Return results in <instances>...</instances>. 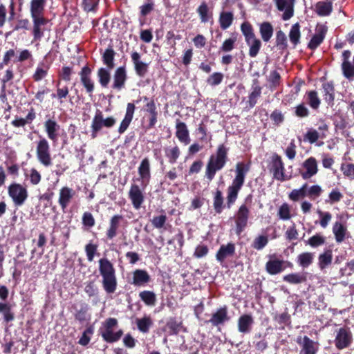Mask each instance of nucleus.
I'll list each match as a JSON object with an SVG mask.
<instances>
[{
  "mask_svg": "<svg viewBox=\"0 0 354 354\" xmlns=\"http://www.w3.org/2000/svg\"><path fill=\"white\" fill-rule=\"evenodd\" d=\"M333 232L337 243H342L346 236L347 229L340 222H335L333 226Z\"/></svg>",
  "mask_w": 354,
  "mask_h": 354,
  "instance_id": "obj_26",
  "label": "nucleus"
},
{
  "mask_svg": "<svg viewBox=\"0 0 354 354\" xmlns=\"http://www.w3.org/2000/svg\"><path fill=\"white\" fill-rule=\"evenodd\" d=\"M241 30L245 37V40L256 37L253 32L251 24L247 21L243 22L241 26Z\"/></svg>",
  "mask_w": 354,
  "mask_h": 354,
  "instance_id": "obj_52",
  "label": "nucleus"
},
{
  "mask_svg": "<svg viewBox=\"0 0 354 354\" xmlns=\"http://www.w3.org/2000/svg\"><path fill=\"white\" fill-rule=\"evenodd\" d=\"M342 69L344 76L349 80L354 79V56L353 63L350 61L343 62L342 64Z\"/></svg>",
  "mask_w": 354,
  "mask_h": 354,
  "instance_id": "obj_33",
  "label": "nucleus"
},
{
  "mask_svg": "<svg viewBox=\"0 0 354 354\" xmlns=\"http://www.w3.org/2000/svg\"><path fill=\"white\" fill-rule=\"evenodd\" d=\"M324 237L319 234H315L308 241V243L312 247H317L322 245L324 243Z\"/></svg>",
  "mask_w": 354,
  "mask_h": 354,
  "instance_id": "obj_62",
  "label": "nucleus"
},
{
  "mask_svg": "<svg viewBox=\"0 0 354 354\" xmlns=\"http://www.w3.org/2000/svg\"><path fill=\"white\" fill-rule=\"evenodd\" d=\"M197 12L202 22L206 23L209 20V9L206 3L203 2L199 6L197 9Z\"/></svg>",
  "mask_w": 354,
  "mask_h": 354,
  "instance_id": "obj_54",
  "label": "nucleus"
},
{
  "mask_svg": "<svg viewBox=\"0 0 354 354\" xmlns=\"http://www.w3.org/2000/svg\"><path fill=\"white\" fill-rule=\"evenodd\" d=\"M45 0H32L30 2V13L32 19H45L43 17Z\"/></svg>",
  "mask_w": 354,
  "mask_h": 354,
  "instance_id": "obj_19",
  "label": "nucleus"
},
{
  "mask_svg": "<svg viewBox=\"0 0 354 354\" xmlns=\"http://www.w3.org/2000/svg\"><path fill=\"white\" fill-rule=\"evenodd\" d=\"M248 168L243 162H238L236 165V176L232 185L227 189V205L230 207L233 204L238 196L239 191L244 183L245 176Z\"/></svg>",
  "mask_w": 354,
  "mask_h": 354,
  "instance_id": "obj_3",
  "label": "nucleus"
},
{
  "mask_svg": "<svg viewBox=\"0 0 354 354\" xmlns=\"http://www.w3.org/2000/svg\"><path fill=\"white\" fill-rule=\"evenodd\" d=\"M176 136L177 138L184 145H188L190 142V138L189 136V131L186 124L184 122H178L176 123Z\"/></svg>",
  "mask_w": 354,
  "mask_h": 354,
  "instance_id": "obj_21",
  "label": "nucleus"
},
{
  "mask_svg": "<svg viewBox=\"0 0 354 354\" xmlns=\"http://www.w3.org/2000/svg\"><path fill=\"white\" fill-rule=\"evenodd\" d=\"M333 10L331 1H319L315 6V12L321 17L329 15Z\"/></svg>",
  "mask_w": 354,
  "mask_h": 354,
  "instance_id": "obj_25",
  "label": "nucleus"
},
{
  "mask_svg": "<svg viewBox=\"0 0 354 354\" xmlns=\"http://www.w3.org/2000/svg\"><path fill=\"white\" fill-rule=\"evenodd\" d=\"M227 159V149L223 145L218 146L215 154L209 157L205 169V176L212 180L216 171L221 170L225 165Z\"/></svg>",
  "mask_w": 354,
  "mask_h": 354,
  "instance_id": "obj_1",
  "label": "nucleus"
},
{
  "mask_svg": "<svg viewBox=\"0 0 354 354\" xmlns=\"http://www.w3.org/2000/svg\"><path fill=\"white\" fill-rule=\"evenodd\" d=\"M135 111V105L133 103H128L127 106L126 114L124 118L122 121L118 131L120 133H124L129 126Z\"/></svg>",
  "mask_w": 354,
  "mask_h": 354,
  "instance_id": "obj_20",
  "label": "nucleus"
},
{
  "mask_svg": "<svg viewBox=\"0 0 354 354\" xmlns=\"http://www.w3.org/2000/svg\"><path fill=\"white\" fill-rule=\"evenodd\" d=\"M126 81V72L123 67L118 68L114 75L113 87L120 89L123 87Z\"/></svg>",
  "mask_w": 354,
  "mask_h": 354,
  "instance_id": "obj_28",
  "label": "nucleus"
},
{
  "mask_svg": "<svg viewBox=\"0 0 354 354\" xmlns=\"http://www.w3.org/2000/svg\"><path fill=\"white\" fill-rule=\"evenodd\" d=\"M36 155L39 162L45 167H49L52 165V158L50 151V145L48 140L41 138L36 147Z\"/></svg>",
  "mask_w": 354,
  "mask_h": 354,
  "instance_id": "obj_5",
  "label": "nucleus"
},
{
  "mask_svg": "<svg viewBox=\"0 0 354 354\" xmlns=\"http://www.w3.org/2000/svg\"><path fill=\"white\" fill-rule=\"evenodd\" d=\"M114 51L112 48H108L105 50L103 54L104 63L110 68H113L114 66L113 64Z\"/></svg>",
  "mask_w": 354,
  "mask_h": 354,
  "instance_id": "obj_51",
  "label": "nucleus"
},
{
  "mask_svg": "<svg viewBox=\"0 0 354 354\" xmlns=\"http://www.w3.org/2000/svg\"><path fill=\"white\" fill-rule=\"evenodd\" d=\"M93 333V329L92 327H88L87 329H86L81 338L79 340V344L82 346H86L91 339V336Z\"/></svg>",
  "mask_w": 354,
  "mask_h": 354,
  "instance_id": "obj_60",
  "label": "nucleus"
},
{
  "mask_svg": "<svg viewBox=\"0 0 354 354\" xmlns=\"http://www.w3.org/2000/svg\"><path fill=\"white\" fill-rule=\"evenodd\" d=\"M277 10L283 12L282 19L289 20L294 15L295 0H273Z\"/></svg>",
  "mask_w": 354,
  "mask_h": 354,
  "instance_id": "obj_8",
  "label": "nucleus"
},
{
  "mask_svg": "<svg viewBox=\"0 0 354 354\" xmlns=\"http://www.w3.org/2000/svg\"><path fill=\"white\" fill-rule=\"evenodd\" d=\"M235 252V245L232 243H229L226 245H222L216 253V258L220 261L223 262L225 259L232 257Z\"/></svg>",
  "mask_w": 354,
  "mask_h": 354,
  "instance_id": "obj_18",
  "label": "nucleus"
},
{
  "mask_svg": "<svg viewBox=\"0 0 354 354\" xmlns=\"http://www.w3.org/2000/svg\"><path fill=\"white\" fill-rule=\"evenodd\" d=\"M0 313L3 316L4 321L6 322L14 320L15 315L11 310V306L7 303H0Z\"/></svg>",
  "mask_w": 354,
  "mask_h": 354,
  "instance_id": "obj_40",
  "label": "nucleus"
},
{
  "mask_svg": "<svg viewBox=\"0 0 354 354\" xmlns=\"http://www.w3.org/2000/svg\"><path fill=\"white\" fill-rule=\"evenodd\" d=\"M286 262L276 258H271L266 265V271L270 274H277L285 269Z\"/></svg>",
  "mask_w": 354,
  "mask_h": 354,
  "instance_id": "obj_16",
  "label": "nucleus"
},
{
  "mask_svg": "<svg viewBox=\"0 0 354 354\" xmlns=\"http://www.w3.org/2000/svg\"><path fill=\"white\" fill-rule=\"evenodd\" d=\"M272 171L274 178L284 181L288 179L284 174V166L281 158L277 154H274L272 158Z\"/></svg>",
  "mask_w": 354,
  "mask_h": 354,
  "instance_id": "obj_10",
  "label": "nucleus"
},
{
  "mask_svg": "<svg viewBox=\"0 0 354 354\" xmlns=\"http://www.w3.org/2000/svg\"><path fill=\"white\" fill-rule=\"evenodd\" d=\"M322 192V187L318 185H315L309 187L306 191V195L310 198H317L321 195Z\"/></svg>",
  "mask_w": 354,
  "mask_h": 354,
  "instance_id": "obj_63",
  "label": "nucleus"
},
{
  "mask_svg": "<svg viewBox=\"0 0 354 354\" xmlns=\"http://www.w3.org/2000/svg\"><path fill=\"white\" fill-rule=\"evenodd\" d=\"M318 162L315 158L309 157L305 160L299 169V174L303 179L307 180L318 173Z\"/></svg>",
  "mask_w": 354,
  "mask_h": 354,
  "instance_id": "obj_7",
  "label": "nucleus"
},
{
  "mask_svg": "<svg viewBox=\"0 0 354 354\" xmlns=\"http://www.w3.org/2000/svg\"><path fill=\"white\" fill-rule=\"evenodd\" d=\"M121 218V216L119 215H115L111 218L110 221V226L106 233L109 239H111L116 235L119 221Z\"/></svg>",
  "mask_w": 354,
  "mask_h": 354,
  "instance_id": "obj_38",
  "label": "nucleus"
},
{
  "mask_svg": "<svg viewBox=\"0 0 354 354\" xmlns=\"http://www.w3.org/2000/svg\"><path fill=\"white\" fill-rule=\"evenodd\" d=\"M308 185L305 183L303 186L299 189H293L288 195L289 198L292 201H297L301 198L306 196V189Z\"/></svg>",
  "mask_w": 354,
  "mask_h": 354,
  "instance_id": "obj_41",
  "label": "nucleus"
},
{
  "mask_svg": "<svg viewBox=\"0 0 354 354\" xmlns=\"http://www.w3.org/2000/svg\"><path fill=\"white\" fill-rule=\"evenodd\" d=\"M180 149L178 146L168 147L165 149V155L168 158L169 162L174 163L180 156Z\"/></svg>",
  "mask_w": 354,
  "mask_h": 354,
  "instance_id": "obj_46",
  "label": "nucleus"
},
{
  "mask_svg": "<svg viewBox=\"0 0 354 354\" xmlns=\"http://www.w3.org/2000/svg\"><path fill=\"white\" fill-rule=\"evenodd\" d=\"M44 127L48 138L53 142H57L60 129L57 122L52 119H48L44 122Z\"/></svg>",
  "mask_w": 354,
  "mask_h": 354,
  "instance_id": "obj_14",
  "label": "nucleus"
},
{
  "mask_svg": "<svg viewBox=\"0 0 354 354\" xmlns=\"http://www.w3.org/2000/svg\"><path fill=\"white\" fill-rule=\"evenodd\" d=\"M33 20V35L35 39H40L43 35L41 27L46 24L45 19H32Z\"/></svg>",
  "mask_w": 354,
  "mask_h": 354,
  "instance_id": "obj_39",
  "label": "nucleus"
},
{
  "mask_svg": "<svg viewBox=\"0 0 354 354\" xmlns=\"http://www.w3.org/2000/svg\"><path fill=\"white\" fill-rule=\"evenodd\" d=\"M322 87L325 101L328 104H332L335 98L334 86L333 84L330 82H326L323 84Z\"/></svg>",
  "mask_w": 354,
  "mask_h": 354,
  "instance_id": "obj_32",
  "label": "nucleus"
},
{
  "mask_svg": "<svg viewBox=\"0 0 354 354\" xmlns=\"http://www.w3.org/2000/svg\"><path fill=\"white\" fill-rule=\"evenodd\" d=\"M115 122L116 120L113 117L111 116L106 118H104L102 113L100 111H97L92 120V138H95L97 136V133L102 129L103 127L110 128L113 127Z\"/></svg>",
  "mask_w": 354,
  "mask_h": 354,
  "instance_id": "obj_4",
  "label": "nucleus"
},
{
  "mask_svg": "<svg viewBox=\"0 0 354 354\" xmlns=\"http://www.w3.org/2000/svg\"><path fill=\"white\" fill-rule=\"evenodd\" d=\"M352 340V334L348 329L341 328L337 331L335 344L338 349H343L349 346Z\"/></svg>",
  "mask_w": 354,
  "mask_h": 354,
  "instance_id": "obj_9",
  "label": "nucleus"
},
{
  "mask_svg": "<svg viewBox=\"0 0 354 354\" xmlns=\"http://www.w3.org/2000/svg\"><path fill=\"white\" fill-rule=\"evenodd\" d=\"M8 194L17 206L22 205L28 198L26 187L20 184H12L8 187Z\"/></svg>",
  "mask_w": 354,
  "mask_h": 354,
  "instance_id": "obj_6",
  "label": "nucleus"
},
{
  "mask_svg": "<svg viewBox=\"0 0 354 354\" xmlns=\"http://www.w3.org/2000/svg\"><path fill=\"white\" fill-rule=\"evenodd\" d=\"M214 208L216 213L220 214L223 209V198L222 192L216 190L214 198Z\"/></svg>",
  "mask_w": 354,
  "mask_h": 354,
  "instance_id": "obj_50",
  "label": "nucleus"
},
{
  "mask_svg": "<svg viewBox=\"0 0 354 354\" xmlns=\"http://www.w3.org/2000/svg\"><path fill=\"white\" fill-rule=\"evenodd\" d=\"M138 172L143 181L148 180L149 179L150 165L147 158H145L142 160L141 164L138 168Z\"/></svg>",
  "mask_w": 354,
  "mask_h": 354,
  "instance_id": "obj_36",
  "label": "nucleus"
},
{
  "mask_svg": "<svg viewBox=\"0 0 354 354\" xmlns=\"http://www.w3.org/2000/svg\"><path fill=\"white\" fill-rule=\"evenodd\" d=\"M140 57L138 53L134 52L131 54V59L135 66L136 73L142 77L147 71V64L140 59Z\"/></svg>",
  "mask_w": 354,
  "mask_h": 354,
  "instance_id": "obj_24",
  "label": "nucleus"
},
{
  "mask_svg": "<svg viewBox=\"0 0 354 354\" xmlns=\"http://www.w3.org/2000/svg\"><path fill=\"white\" fill-rule=\"evenodd\" d=\"M236 41V37H233L229 39H225L222 46H221V50L223 52H230L234 48V44Z\"/></svg>",
  "mask_w": 354,
  "mask_h": 354,
  "instance_id": "obj_58",
  "label": "nucleus"
},
{
  "mask_svg": "<svg viewBox=\"0 0 354 354\" xmlns=\"http://www.w3.org/2000/svg\"><path fill=\"white\" fill-rule=\"evenodd\" d=\"M260 34L264 41H268L273 34L272 25L269 22H263L261 24L260 26Z\"/></svg>",
  "mask_w": 354,
  "mask_h": 354,
  "instance_id": "obj_34",
  "label": "nucleus"
},
{
  "mask_svg": "<svg viewBox=\"0 0 354 354\" xmlns=\"http://www.w3.org/2000/svg\"><path fill=\"white\" fill-rule=\"evenodd\" d=\"M150 277L149 274L143 270H136L133 272V283L136 286H142L149 282Z\"/></svg>",
  "mask_w": 354,
  "mask_h": 354,
  "instance_id": "obj_27",
  "label": "nucleus"
},
{
  "mask_svg": "<svg viewBox=\"0 0 354 354\" xmlns=\"http://www.w3.org/2000/svg\"><path fill=\"white\" fill-rule=\"evenodd\" d=\"M90 74L91 69L88 66H84L80 73L81 82L88 93H91L94 89L93 83L90 79Z\"/></svg>",
  "mask_w": 354,
  "mask_h": 354,
  "instance_id": "obj_23",
  "label": "nucleus"
},
{
  "mask_svg": "<svg viewBox=\"0 0 354 354\" xmlns=\"http://www.w3.org/2000/svg\"><path fill=\"white\" fill-rule=\"evenodd\" d=\"M254 322L253 318L250 315H243L238 320V330L243 333H248L251 330Z\"/></svg>",
  "mask_w": 354,
  "mask_h": 354,
  "instance_id": "obj_22",
  "label": "nucleus"
},
{
  "mask_svg": "<svg viewBox=\"0 0 354 354\" xmlns=\"http://www.w3.org/2000/svg\"><path fill=\"white\" fill-rule=\"evenodd\" d=\"M129 197L136 209H139L144 202V195L139 186L132 185L129 192Z\"/></svg>",
  "mask_w": 354,
  "mask_h": 354,
  "instance_id": "obj_13",
  "label": "nucleus"
},
{
  "mask_svg": "<svg viewBox=\"0 0 354 354\" xmlns=\"http://www.w3.org/2000/svg\"><path fill=\"white\" fill-rule=\"evenodd\" d=\"M153 324L152 319L149 317H144L136 319V324L138 329L142 333H147Z\"/></svg>",
  "mask_w": 354,
  "mask_h": 354,
  "instance_id": "obj_44",
  "label": "nucleus"
},
{
  "mask_svg": "<svg viewBox=\"0 0 354 354\" xmlns=\"http://www.w3.org/2000/svg\"><path fill=\"white\" fill-rule=\"evenodd\" d=\"M317 214L320 218L319 224L321 227L326 228L331 221V214L328 212H322L319 209L317 210Z\"/></svg>",
  "mask_w": 354,
  "mask_h": 354,
  "instance_id": "obj_55",
  "label": "nucleus"
},
{
  "mask_svg": "<svg viewBox=\"0 0 354 354\" xmlns=\"http://www.w3.org/2000/svg\"><path fill=\"white\" fill-rule=\"evenodd\" d=\"M223 78V75L221 73H214L207 78V82L211 86H216L222 82Z\"/></svg>",
  "mask_w": 354,
  "mask_h": 354,
  "instance_id": "obj_61",
  "label": "nucleus"
},
{
  "mask_svg": "<svg viewBox=\"0 0 354 354\" xmlns=\"http://www.w3.org/2000/svg\"><path fill=\"white\" fill-rule=\"evenodd\" d=\"M249 209L245 205H242L236 215V233L241 234L247 225L248 219Z\"/></svg>",
  "mask_w": 354,
  "mask_h": 354,
  "instance_id": "obj_12",
  "label": "nucleus"
},
{
  "mask_svg": "<svg viewBox=\"0 0 354 354\" xmlns=\"http://www.w3.org/2000/svg\"><path fill=\"white\" fill-rule=\"evenodd\" d=\"M308 103L310 106L313 109L319 108L321 101L318 97V94L315 91H310L307 93Z\"/></svg>",
  "mask_w": 354,
  "mask_h": 354,
  "instance_id": "obj_47",
  "label": "nucleus"
},
{
  "mask_svg": "<svg viewBox=\"0 0 354 354\" xmlns=\"http://www.w3.org/2000/svg\"><path fill=\"white\" fill-rule=\"evenodd\" d=\"M99 270L102 277V284L105 291L113 293L116 290L117 281L113 264L107 259L99 261Z\"/></svg>",
  "mask_w": 354,
  "mask_h": 354,
  "instance_id": "obj_2",
  "label": "nucleus"
},
{
  "mask_svg": "<svg viewBox=\"0 0 354 354\" xmlns=\"http://www.w3.org/2000/svg\"><path fill=\"white\" fill-rule=\"evenodd\" d=\"M100 82L102 86H106L110 80V73L105 68H101L97 73Z\"/></svg>",
  "mask_w": 354,
  "mask_h": 354,
  "instance_id": "obj_57",
  "label": "nucleus"
},
{
  "mask_svg": "<svg viewBox=\"0 0 354 354\" xmlns=\"http://www.w3.org/2000/svg\"><path fill=\"white\" fill-rule=\"evenodd\" d=\"M332 252L330 250H327L324 252L323 254H321L319 257V265L322 270L325 268L332 262Z\"/></svg>",
  "mask_w": 354,
  "mask_h": 354,
  "instance_id": "obj_48",
  "label": "nucleus"
},
{
  "mask_svg": "<svg viewBox=\"0 0 354 354\" xmlns=\"http://www.w3.org/2000/svg\"><path fill=\"white\" fill-rule=\"evenodd\" d=\"M283 280L292 284H298L306 281V277L300 273H292L283 277Z\"/></svg>",
  "mask_w": 354,
  "mask_h": 354,
  "instance_id": "obj_45",
  "label": "nucleus"
},
{
  "mask_svg": "<svg viewBox=\"0 0 354 354\" xmlns=\"http://www.w3.org/2000/svg\"><path fill=\"white\" fill-rule=\"evenodd\" d=\"M139 297L142 301L147 306H153L156 302V297L154 292L151 291H142L139 294Z\"/></svg>",
  "mask_w": 354,
  "mask_h": 354,
  "instance_id": "obj_37",
  "label": "nucleus"
},
{
  "mask_svg": "<svg viewBox=\"0 0 354 354\" xmlns=\"http://www.w3.org/2000/svg\"><path fill=\"white\" fill-rule=\"evenodd\" d=\"M268 243L267 236L261 235L256 237L252 243V247L258 250H262Z\"/></svg>",
  "mask_w": 354,
  "mask_h": 354,
  "instance_id": "obj_53",
  "label": "nucleus"
},
{
  "mask_svg": "<svg viewBox=\"0 0 354 354\" xmlns=\"http://www.w3.org/2000/svg\"><path fill=\"white\" fill-rule=\"evenodd\" d=\"M122 333V330H119L116 332H114L113 329L103 330L102 331V336L106 342H114L118 341L121 337Z\"/></svg>",
  "mask_w": 354,
  "mask_h": 354,
  "instance_id": "obj_30",
  "label": "nucleus"
},
{
  "mask_svg": "<svg viewBox=\"0 0 354 354\" xmlns=\"http://www.w3.org/2000/svg\"><path fill=\"white\" fill-rule=\"evenodd\" d=\"M300 37V26L298 23H296L291 27L289 32V39L292 44L295 46L299 43Z\"/></svg>",
  "mask_w": 354,
  "mask_h": 354,
  "instance_id": "obj_42",
  "label": "nucleus"
},
{
  "mask_svg": "<svg viewBox=\"0 0 354 354\" xmlns=\"http://www.w3.org/2000/svg\"><path fill=\"white\" fill-rule=\"evenodd\" d=\"M261 93V88L259 86L254 87L253 91L249 96V103L251 106H254L255 105L257 100L260 96Z\"/></svg>",
  "mask_w": 354,
  "mask_h": 354,
  "instance_id": "obj_64",
  "label": "nucleus"
},
{
  "mask_svg": "<svg viewBox=\"0 0 354 354\" xmlns=\"http://www.w3.org/2000/svg\"><path fill=\"white\" fill-rule=\"evenodd\" d=\"M246 44L250 47L249 55L252 57H254L257 55L261 46V42L256 37L245 40Z\"/></svg>",
  "mask_w": 354,
  "mask_h": 354,
  "instance_id": "obj_29",
  "label": "nucleus"
},
{
  "mask_svg": "<svg viewBox=\"0 0 354 354\" xmlns=\"http://www.w3.org/2000/svg\"><path fill=\"white\" fill-rule=\"evenodd\" d=\"M277 216L283 221H288L292 218L291 207L285 203H283L278 209Z\"/></svg>",
  "mask_w": 354,
  "mask_h": 354,
  "instance_id": "obj_43",
  "label": "nucleus"
},
{
  "mask_svg": "<svg viewBox=\"0 0 354 354\" xmlns=\"http://www.w3.org/2000/svg\"><path fill=\"white\" fill-rule=\"evenodd\" d=\"M327 28L324 25H319L316 28V32L310 41L308 47L314 50L317 48L320 44L323 41L325 35L326 33Z\"/></svg>",
  "mask_w": 354,
  "mask_h": 354,
  "instance_id": "obj_15",
  "label": "nucleus"
},
{
  "mask_svg": "<svg viewBox=\"0 0 354 354\" xmlns=\"http://www.w3.org/2000/svg\"><path fill=\"white\" fill-rule=\"evenodd\" d=\"M341 171L344 176L350 179L354 180V164H342L341 165Z\"/></svg>",
  "mask_w": 354,
  "mask_h": 354,
  "instance_id": "obj_59",
  "label": "nucleus"
},
{
  "mask_svg": "<svg viewBox=\"0 0 354 354\" xmlns=\"http://www.w3.org/2000/svg\"><path fill=\"white\" fill-rule=\"evenodd\" d=\"M314 255L310 252H304L298 257V261L301 266L306 268L309 266L313 260Z\"/></svg>",
  "mask_w": 354,
  "mask_h": 354,
  "instance_id": "obj_49",
  "label": "nucleus"
},
{
  "mask_svg": "<svg viewBox=\"0 0 354 354\" xmlns=\"http://www.w3.org/2000/svg\"><path fill=\"white\" fill-rule=\"evenodd\" d=\"M226 320H227V310L225 308H221L213 314L210 319V322L212 324L217 326L223 323Z\"/></svg>",
  "mask_w": 354,
  "mask_h": 354,
  "instance_id": "obj_35",
  "label": "nucleus"
},
{
  "mask_svg": "<svg viewBox=\"0 0 354 354\" xmlns=\"http://www.w3.org/2000/svg\"><path fill=\"white\" fill-rule=\"evenodd\" d=\"M234 20L233 14L231 12H222L219 16V23L223 30H226L232 24Z\"/></svg>",
  "mask_w": 354,
  "mask_h": 354,
  "instance_id": "obj_31",
  "label": "nucleus"
},
{
  "mask_svg": "<svg viewBox=\"0 0 354 354\" xmlns=\"http://www.w3.org/2000/svg\"><path fill=\"white\" fill-rule=\"evenodd\" d=\"M48 70V67L44 64L39 65L35 71V73L33 75V78L35 81H39L46 77L47 75V72Z\"/></svg>",
  "mask_w": 354,
  "mask_h": 354,
  "instance_id": "obj_56",
  "label": "nucleus"
},
{
  "mask_svg": "<svg viewBox=\"0 0 354 354\" xmlns=\"http://www.w3.org/2000/svg\"><path fill=\"white\" fill-rule=\"evenodd\" d=\"M74 194L75 192L68 187H64L59 190V204L63 210L66 208Z\"/></svg>",
  "mask_w": 354,
  "mask_h": 354,
  "instance_id": "obj_17",
  "label": "nucleus"
},
{
  "mask_svg": "<svg viewBox=\"0 0 354 354\" xmlns=\"http://www.w3.org/2000/svg\"><path fill=\"white\" fill-rule=\"evenodd\" d=\"M297 342L301 346L299 354H316L318 351V344L307 336L298 337Z\"/></svg>",
  "mask_w": 354,
  "mask_h": 354,
  "instance_id": "obj_11",
  "label": "nucleus"
}]
</instances>
